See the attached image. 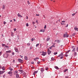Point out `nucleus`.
<instances>
[{
    "instance_id": "nucleus-1",
    "label": "nucleus",
    "mask_w": 78,
    "mask_h": 78,
    "mask_svg": "<svg viewBox=\"0 0 78 78\" xmlns=\"http://www.w3.org/2000/svg\"><path fill=\"white\" fill-rule=\"evenodd\" d=\"M8 56H9V54L7 53L4 54L3 55V57H4V58H5H5H7Z\"/></svg>"
},
{
    "instance_id": "nucleus-2",
    "label": "nucleus",
    "mask_w": 78,
    "mask_h": 78,
    "mask_svg": "<svg viewBox=\"0 0 78 78\" xmlns=\"http://www.w3.org/2000/svg\"><path fill=\"white\" fill-rule=\"evenodd\" d=\"M8 74L10 75V76H12V72L11 71H9L8 72Z\"/></svg>"
},
{
    "instance_id": "nucleus-3",
    "label": "nucleus",
    "mask_w": 78,
    "mask_h": 78,
    "mask_svg": "<svg viewBox=\"0 0 78 78\" xmlns=\"http://www.w3.org/2000/svg\"><path fill=\"white\" fill-rule=\"evenodd\" d=\"M51 53V51L50 50V49H48V55H50V53Z\"/></svg>"
},
{
    "instance_id": "nucleus-4",
    "label": "nucleus",
    "mask_w": 78,
    "mask_h": 78,
    "mask_svg": "<svg viewBox=\"0 0 78 78\" xmlns=\"http://www.w3.org/2000/svg\"><path fill=\"white\" fill-rule=\"evenodd\" d=\"M18 61L19 62H20V63H22L23 62V60L20 59H18Z\"/></svg>"
},
{
    "instance_id": "nucleus-5",
    "label": "nucleus",
    "mask_w": 78,
    "mask_h": 78,
    "mask_svg": "<svg viewBox=\"0 0 78 78\" xmlns=\"http://www.w3.org/2000/svg\"><path fill=\"white\" fill-rule=\"evenodd\" d=\"M46 52H45L43 51L42 53L41 54V55L44 56H45V55H46Z\"/></svg>"
},
{
    "instance_id": "nucleus-6",
    "label": "nucleus",
    "mask_w": 78,
    "mask_h": 78,
    "mask_svg": "<svg viewBox=\"0 0 78 78\" xmlns=\"http://www.w3.org/2000/svg\"><path fill=\"white\" fill-rule=\"evenodd\" d=\"M63 37H69V35L67 34H64Z\"/></svg>"
},
{
    "instance_id": "nucleus-7",
    "label": "nucleus",
    "mask_w": 78,
    "mask_h": 78,
    "mask_svg": "<svg viewBox=\"0 0 78 78\" xmlns=\"http://www.w3.org/2000/svg\"><path fill=\"white\" fill-rule=\"evenodd\" d=\"M63 56V52H62L61 53L59 54L58 55V57H60V56Z\"/></svg>"
},
{
    "instance_id": "nucleus-8",
    "label": "nucleus",
    "mask_w": 78,
    "mask_h": 78,
    "mask_svg": "<svg viewBox=\"0 0 78 78\" xmlns=\"http://www.w3.org/2000/svg\"><path fill=\"white\" fill-rule=\"evenodd\" d=\"M16 73H18V71H17L16 70L15 71L14 73V75H16Z\"/></svg>"
},
{
    "instance_id": "nucleus-9",
    "label": "nucleus",
    "mask_w": 78,
    "mask_h": 78,
    "mask_svg": "<svg viewBox=\"0 0 78 78\" xmlns=\"http://www.w3.org/2000/svg\"><path fill=\"white\" fill-rule=\"evenodd\" d=\"M14 49L15 50V51L16 52H18V49L17 48L15 47L14 48Z\"/></svg>"
},
{
    "instance_id": "nucleus-10",
    "label": "nucleus",
    "mask_w": 78,
    "mask_h": 78,
    "mask_svg": "<svg viewBox=\"0 0 78 78\" xmlns=\"http://www.w3.org/2000/svg\"><path fill=\"white\" fill-rule=\"evenodd\" d=\"M38 72V71H34V73H33V74L34 75V76H35V73H37Z\"/></svg>"
},
{
    "instance_id": "nucleus-11",
    "label": "nucleus",
    "mask_w": 78,
    "mask_h": 78,
    "mask_svg": "<svg viewBox=\"0 0 78 78\" xmlns=\"http://www.w3.org/2000/svg\"><path fill=\"white\" fill-rule=\"evenodd\" d=\"M52 47H55V46L54 45H52L50 47V50H51V48H52Z\"/></svg>"
},
{
    "instance_id": "nucleus-12",
    "label": "nucleus",
    "mask_w": 78,
    "mask_h": 78,
    "mask_svg": "<svg viewBox=\"0 0 78 78\" xmlns=\"http://www.w3.org/2000/svg\"><path fill=\"white\" fill-rule=\"evenodd\" d=\"M4 72H5V71H0V75L3 74V73Z\"/></svg>"
},
{
    "instance_id": "nucleus-13",
    "label": "nucleus",
    "mask_w": 78,
    "mask_h": 78,
    "mask_svg": "<svg viewBox=\"0 0 78 78\" xmlns=\"http://www.w3.org/2000/svg\"><path fill=\"white\" fill-rule=\"evenodd\" d=\"M60 41H61L60 40H55L54 42H56L57 41V42L58 43H59V42H60Z\"/></svg>"
},
{
    "instance_id": "nucleus-14",
    "label": "nucleus",
    "mask_w": 78,
    "mask_h": 78,
    "mask_svg": "<svg viewBox=\"0 0 78 78\" xmlns=\"http://www.w3.org/2000/svg\"><path fill=\"white\" fill-rule=\"evenodd\" d=\"M9 70H10V71H12V70H13V69H12V68H11V67H9Z\"/></svg>"
},
{
    "instance_id": "nucleus-15",
    "label": "nucleus",
    "mask_w": 78,
    "mask_h": 78,
    "mask_svg": "<svg viewBox=\"0 0 78 78\" xmlns=\"http://www.w3.org/2000/svg\"><path fill=\"white\" fill-rule=\"evenodd\" d=\"M44 69L43 68H41V71L42 72H44Z\"/></svg>"
},
{
    "instance_id": "nucleus-16",
    "label": "nucleus",
    "mask_w": 78,
    "mask_h": 78,
    "mask_svg": "<svg viewBox=\"0 0 78 78\" xmlns=\"http://www.w3.org/2000/svg\"><path fill=\"white\" fill-rule=\"evenodd\" d=\"M11 36L12 37H14V33L12 32H11Z\"/></svg>"
},
{
    "instance_id": "nucleus-17",
    "label": "nucleus",
    "mask_w": 78,
    "mask_h": 78,
    "mask_svg": "<svg viewBox=\"0 0 78 78\" xmlns=\"http://www.w3.org/2000/svg\"><path fill=\"white\" fill-rule=\"evenodd\" d=\"M76 49V48H73L72 51V52H74V51H75Z\"/></svg>"
},
{
    "instance_id": "nucleus-18",
    "label": "nucleus",
    "mask_w": 78,
    "mask_h": 78,
    "mask_svg": "<svg viewBox=\"0 0 78 78\" xmlns=\"http://www.w3.org/2000/svg\"><path fill=\"white\" fill-rule=\"evenodd\" d=\"M74 54L75 56H76L77 55V53H76V52H74Z\"/></svg>"
},
{
    "instance_id": "nucleus-19",
    "label": "nucleus",
    "mask_w": 78,
    "mask_h": 78,
    "mask_svg": "<svg viewBox=\"0 0 78 78\" xmlns=\"http://www.w3.org/2000/svg\"><path fill=\"white\" fill-rule=\"evenodd\" d=\"M16 75V78H19V74H17Z\"/></svg>"
},
{
    "instance_id": "nucleus-20",
    "label": "nucleus",
    "mask_w": 78,
    "mask_h": 78,
    "mask_svg": "<svg viewBox=\"0 0 78 78\" xmlns=\"http://www.w3.org/2000/svg\"><path fill=\"white\" fill-rule=\"evenodd\" d=\"M11 52H12V51L11 50L6 51V53H11Z\"/></svg>"
},
{
    "instance_id": "nucleus-21",
    "label": "nucleus",
    "mask_w": 78,
    "mask_h": 78,
    "mask_svg": "<svg viewBox=\"0 0 78 78\" xmlns=\"http://www.w3.org/2000/svg\"><path fill=\"white\" fill-rule=\"evenodd\" d=\"M24 59L26 60H28V57L27 56H25L24 57Z\"/></svg>"
},
{
    "instance_id": "nucleus-22",
    "label": "nucleus",
    "mask_w": 78,
    "mask_h": 78,
    "mask_svg": "<svg viewBox=\"0 0 78 78\" xmlns=\"http://www.w3.org/2000/svg\"><path fill=\"white\" fill-rule=\"evenodd\" d=\"M2 47H6V44H2Z\"/></svg>"
},
{
    "instance_id": "nucleus-23",
    "label": "nucleus",
    "mask_w": 78,
    "mask_h": 78,
    "mask_svg": "<svg viewBox=\"0 0 78 78\" xmlns=\"http://www.w3.org/2000/svg\"><path fill=\"white\" fill-rule=\"evenodd\" d=\"M67 71H68V69H65L64 70V72L65 73V72H67Z\"/></svg>"
},
{
    "instance_id": "nucleus-24",
    "label": "nucleus",
    "mask_w": 78,
    "mask_h": 78,
    "mask_svg": "<svg viewBox=\"0 0 78 78\" xmlns=\"http://www.w3.org/2000/svg\"><path fill=\"white\" fill-rule=\"evenodd\" d=\"M74 30H75L76 31H78V28H74Z\"/></svg>"
},
{
    "instance_id": "nucleus-25",
    "label": "nucleus",
    "mask_w": 78,
    "mask_h": 78,
    "mask_svg": "<svg viewBox=\"0 0 78 78\" xmlns=\"http://www.w3.org/2000/svg\"><path fill=\"white\" fill-rule=\"evenodd\" d=\"M2 69L3 70H5V67L3 66L2 68Z\"/></svg>"
},
{
    "instance_id": "nucleus-26",
    "label": "nucleus",
    "mask_w": 78,
    "mask_h": 78,
    "mask_svg": "<svg viewBox=\"0 0 78 78\" xmlns=\"http://www.w3.org/2000/svg\"><path fill=\"white\" fill-rule=\"evenodd\" d=\"M57 54H58V52H57L54 53V55H57Z\"/></svg>"
},
{
    "instance_id": "nucleus-27",
    "label": "nucleus",
    "mask_w": 78,
    "mask_h": 78,
    "mask_svg": "<svg viewBox=\"0 0 78 78\" xmlns=\"http://www.w3.org/2000/svg\"><path fill=\"white\" fill-rule=\"evenodd\" d=\"M17 16H18V17H20L21 15H20V14L19 13H18V14H17Z\"/></svg>"
},
{
    "instance_id": "nucleus-28",
    "label": "nucleus",
    "mask_w": 78,
    "mask_h": 78,
    "mask_svg": "<svg viewBox=\"0 0 78 78\" xmlns=\"http://www.w3.org/2000/svg\"><path fill=\"white\" fill-rule=\"evenodd\" d=\"M3 9H5V5H3L2 6Z\"/></svg>"
},
{
    "instance_id": "nucleus-29",
    "label": "nucleus",
    "mask_w": 78,
    "mask_h": 78,
    "mask_svg": "<svg viewBox=\"0 0 78 78\" xmlns=\"http://www.w3.org/2000/svg\"><path fill=\"white\" fill-rule=\"evenodd\" d=\"M51 60L52 61H54V60H55V58H53V57H52L51 58Z\"/></svg>"
},
{
    "instance_id": "nucleus-30",
    "label": "nucleus",
    "mask_w": 78,
    "mask_h": 78,
    "mask_svg": "<svg viewBox=\"0 0 78 78\" xmlns=\"http://www.w3.org/2000/svg\"><path fill=\"white\" fill-rule=\"evenodd\" d=\"M50 40V38H48L47 39H46V41H48Z\"/></svg>"
},
{
    "instance_id": "nucleus-31",
    "label": "nucleus",
    "mask_w": 78,
    "mask_h": 78,
    "mask_svg": "<svg viewBox=\"0 0 78 78\" xmlns=\"http://www.w3.org/2000/svg\"><path fill=\"white\" fill-rule=\"evenodd\" d=\"M55 68L56 69H59V68H58V67L57 66H55Z\"/></svg>"
},
{
    "instance_id": "nucleus-32",
    "label": "nucleus",
    "mask_w": 78,
    "mask_h": 78,
    "mask_svg": "<svg viewBox=\"0 0 78 78\" xmlns=\"http://www.w3.org/2000/svg\"><path fill=\"white\" fill-rule=\"evenodd\" d=\"M34 38H32L31 39V41H34Z\"/></svg>"
},
{
    "instance_id": "nucleus-33",
    "label": "nucleus",
    "mask_w": 78,
    "mask_h": 78,
    "mask_svg": "<svg viewBox=\"0 0 78 78\" xmlns=\"http://www.w3.org/2000/svg\"><path fill=\"white\" fill-rule=\"evenodd\" d=\"M75 14H76V13H73L72 14V16H75Z\"/></svg>"
},
{
    "instance_id": "nucleus-34",
    "label": "nucleus",
    "mask_w": 78,
    "mask_h": 78,
    "mask_svg": "<svg viewBox=\"0 0 78 78\" xmlns=\"http://www.w3.org/2000/svg\"><path fill=\"white\" fill-rule=\"evenodd\" d=\"M19 72H23V70H19Z\"/></svg>"
},
{
    "instance_id": "nucleus-35",
    "label": "nucleus",
    "mask_w": 78,
    "mask_h": 78,
    "mask_svg": "<svg viewBox=\"0 0 78 78\" xmlns=\"http://www.w3.org/2000/svg\"><path fill=\"white\" fill-rule=\"evenodd\" d=\"M27 45L28 46H30V43H27Z\"/></svg>"
},
{
    "instance_id": "nucleus-36",
    "label": "nucleus",
    "mask_w": 78,
    "mask_h": 78,
    "mask_svg": "<svg viewBox=\"0 0 78 78\" xmlns=\"http://www.w3.org/2000/svg\"><path fill=\"white\" fill-rule=\"evenodd\" d=\"M46 70H48V68L47 67L45 68Z\"/></svg>"
},
{
    "instance_id": "nucleus-37",
    "label": "nucleus",
    "mask_w": 78,
    "mask_h": 78,
    "mask_svg": "<svg viewBox=\"0 0 78 78\" xmlns=\"http://www.w3.org/2000/svg\"><path fill=\"white\" fill-rule=\"evenodd\" d=\"M66 22L65 21H62V23H65Z\"/></svg>"
},
{
    "instance_id": "nucleus-38",
    "label": "nucleus",
    "mask_w": 78,
    "mask_h": 78,
    "mask_svg": "<svg viewBox=\"0 0 78 78\" xmlns=\"http://www.w3.org/2000/svg\"><path fill=\"white\" fill-rule=\"evenodd\" d=\"M27 3L28 5H30V2H29V1H27Z\"/></svg>"
},
{
    "instance_id": "nucleus-39",
    "label": "nucleus",
    "mask_w": 78,
    "mask_h": 78,
    "mask_svg": "<svg viewBox=\"0 0 78 78\" xmlns=\"http://www.w3.org/2000/svg\"><path fill=\"white\" fill-rule=\"evenodd\" d=\"M75 34H76L75 33H74V34H73V36H75Z\"/></svg>"
},
{
    "instance_id": "nucleus-40",
    "label": "nucleus",
    "mask_w": 78,
    "mask_h": 78,
    "mask_svg": "<svg viewBox=\"0 0 78 78\" xmlns=\"http://www.w3.org/2000/svg\"><path fill=\"white\" fill-rule=\"evenodd\" d=\"M5 47H6V48H9V46H6H6Z\"/></svg>"
},
{
    "instance_id": "nucleus-41",
    "label": "nucleus",
    "mask_w": 78,
    "mask_h": 78,
    "mask_svg": "<svg viewBox=\"0 0 78 78\" xmlns=\"http://www.w3.org/2000/svg\"><path fill=\"white\" fill-rule=\"evenodd\" d=\"M3 23L4 25H5L6 23V22L5 21H4L3 22Z\"/></svg>"
},
{
    "instance_id": "nucleus-42",
    "label": "nucleus",
    "mask_w": 78,
    "mask_h": 78,
    "mask_svg": "<svg viewBox=\"0 0 78 78\" xmlns=\"http://www.w3.org/2000/svg\"><path fill=\"white\" fill-rule=\"evenodd\" d=\"M68 55L67 54H66L65 55V56H66V57H67L68 56Z\"/></svg>"
},
{
    "instance_id": "nucleus-43",
    "label": "nucleus",
    "mask_w": 78,
    "mask_h": 78,
    "mask_svg": "<svg viewBox=\"0 0 78 78\" xmlns=\"http://www.w3.org/2000/svg\"><path fill=\"white\" fill-rule=\"evenodd\" d=\"M47 26H46V25H44V29H46V27Z\"/></svg>"
},
{
    "instance_id": "nucleus-44",
    "label": "nucleus",
    "mask_w": 78,
    "mask_h": 78,
    "mask_svg": "<svg viewBox=\"0 0 78 78\" xmlns=\"http://www.w3.org/2000/svg\"><path fill=\"white\" fill-rule=\"evenodd\" d=\"M39 44H37L36 45V47H37V46H39Z\"/></svg>"
},
{
    "instance_id": "nucleus-45",
    "label": "nucleus",
    "mask_w": 78,
    "mask_h": 78,
    "mask_svg": "<svg viewBox=\"0 0 78 78\" xmlns=\"http://www.w3.org/2000/svg\"><path fill=\"white\" fill-rule=\"evenodd\" d=\"M44 75H41V76L42 78L43 76H44Z\"/></svg>"
},
{
    "instance_id": "nucleus-46",
    "label": "nucleus",
    "mask_w": 78,
    "mask_h": 78,
    "mask_svg": "<svg viewBox=\"0 0 78 78\" xmlns=\"http://www.w3.org/2000/svg\"><path fill=\"white\" fill-rule=\"evenodd\" d=\"M69 51H68L66 52L65 53H66V54H67V53H69Z\"/></svg>"
},
{
    "instance_id": "nucleus-47",
    "label": "nucleus",
    "mask_w": 78,
    "mask_h": 78,
    "mask_svg": "<svg viewBox=\"0 0 78 78\" xmlns=\"http://www.w3.org/2000/svg\"><path fill=\"white\" fill-rule=\"evenodd\" d=\"M63 58V56H61V57L60 58V59H62Z\"/></svg>"
},
{
    "instance_id": "nucleus-48",
    "label": "nucleus",
    "mask_w": 78,
    "mask_h": 78,
    "mask_svg": "<svg viewBox=\"0 0 78 78\" xmlns=\"http://www.w3.org/2000/svg\"><path fill=\"white\" fill-rule=\"evenodd\" d=\"M42 60L43 61H45V60L44 59H42Z\"/></svg>"
},
{
    "instance_id": "nucleus-49",
    "label": "nucleus",
    "mask_w": 78,
    "mask_h": 78,
    "mask_svg": "<svg viewBox=\"0 0 78 78\" xmlns=\"http://www.w3.org/2000/svg\"><path fill=\"white\" fill-rule=\"evenodd\" d=\"M68 26H69V24H67L66 26V27H68Z\"/></svg>"
},
{
    "instance_id": "nucleus-50",
    "label": "nucleus",
    "mask_w": 78,
    "mask_h": 78,
    "mask_svg": "<svg viewBox=\"0 0 78 78\" xmlns=\"http://www.w3.org/2000/svg\"><path fill=\"white\" fill-rule=\"evenodd\" d=\"M76 50L78 52V47L76 48Z\"/></svg>"
},
{
    "instance_id": "nucleus-51",
    "label": "nucleus",
    "mask_w": 78,
    "mask_h": 78,
    "mask_svg": "<svg viewBox=\"0 0 78 78\" xmlns=\"http://www.w3.org/2000/svg\"><path fill=\"white\" fill-rule=\"evenodd\" d=\"M26 26L27 27H28V23H27Z\"/></svg>"
},
{
    "instance_id": "nucleus-52",
    "label": "nucleus",
    "mask_w": 78,
    "mask_h": 78,
    "mask_svg": "<svg viewBox=\"0 0 78 78\" xmlns=\"http://www.w3.org/2000/svg\"><path fill=\"white\" fill-rule=\"evenodd\" d=\"M34 60L35 61H36L37 60L36 58H34Z\"/></svg>"
},
{
    "instance_id": "nucleus-53",
    "label": "nucleus",
    "mask_w": 78,
    "mask_h": 78,
    "mask_svg": "<svg viewBox=\"0 0 78 78\" xmlns=\"http://www.w3.org/2000/svg\"><path fill=\"white\" fill-rule=\"evenodd\" d=\"M40 62H41L39 61L38 62H37V64H40Z\"/></svg>"
},
{
    "instance_id": "nucleus-54",
    "label": "nucleus",
    "mask_w": 78,
    "mask_h": 78,
    "mask_svg": "<svg viewBox=\"0 0 78 78\" xmlns=\"http://www.w3.org/2000/svg\"><path fill=\"white\" fill-rule=\"evenodd\" d=\"M39 59V58L38 57H37L36 58V59Z\"/></svg>"
},
{
    "instance_id": "nucleus-55",
    "label": "nucleus",
    "mask_w": 78,
    "mask_h": 78,
    "mask_svg": "<svg viewBox=\"0 0 78 78\" xmlns=\"http://www.w3.org/2000/svg\"><path fill=\"white\" fill-rule=\"evenodd\" d=\"M14 31H16V29H14Z\"/></svg>"
},
{
    "instance_id": "nucleus-56",
    "label": "nucleus",
    "mask_w": 78,
    "mask_h": 78,
    "mask_svg": "<svg viewBox=\"0 0 78 78\" xmlns=\"http://www.w3.org/2000/svg\"><path fill=\"white\" fill-rule=\"evenodd\" d=\"M12 55H14L15 54L14 52H12Z\"/></svg>"
},
{
    "instance_id": "nucleus-57",
    "label": "nucleus",
    "mask_w": 78,
    "mask_h": 78,
    "mask_svg": "<svg viewBox=\"0 0 78 78\" xmlns=\"http://www.w3.org/2000/svg\"><path fill=\"white\" fill-rule=\"evenodd\" d=\"M61 24L63 25H65V24H64V23H61Z\"/></svg>"
},
{
    "instance_id": "nucleus-58",
    "label": "nucleus",
    "mask_w": 78,
    "mask_h": 78,
    "mask_svg": "<svg viewBox=\"0 0 78 78\" xmlns=\"http://www.w3.org/2000/svg\"><path fill=\"white\" fill-rule=\"evenodd\" d=\"M5 75H4L3 76V78H5Z\"/></svg>"
},
{
    "instance_id": "nucleus-59",
    "label": "nucleus",
    "mask_w": 78,
    "mask_h": 78,
    "mask_svg": "<svg viewBox=\"0 0 78 78\" xmlns=\"http://www.w3.org/2000/svg\"><path fill=\"white\" fill-rule=\"evenodd\" d=\"M32 48H33L32 47H30V50H31Z\"/></svg>"
},
{
    "instance_id": "nucleus-60",
    "label": "nucleus",
    "mask_w": 78,
    "mask_h": 78,
    "mask_svg": "<svg viewBox=\"0 0 78 78\" xmlns=\"http://www.w3.org/2000/svg\"><path fill=\"white\" fill-rule=\"evenodd\" d=\"M36 16H39V14H37Z\"/></svg>"
},
{
    "instance_id": "nucleus-61",
    "label": "nucleus",
    "mask_w": 78,
    "mask_h": 78,
    "mask_svg": "<svg viewBox=\"0 0 78 78\" xmlns=\"http://www.w3.org/2000/svg\"><path fill=\"white\" fill-rule=\"evenodd\" d=\"M31 64H34V62H32Z\"/></svg>"
},
{
    "instance_id": "nucleus-62",
    "label": "nucleus",
    "mask_w": 78,
    "mask_h": 78,
    "mask_svg": "<svg viewBox=\"0 0 78 78\" xmlns=\"http://www.w3.org/2000/svg\"><path fill=\"white\" fill-rule=\"evenodd\" d=\"M20 56H21V58H23V56H22L20 55Z\"/></svg>"
},
{
    "instance_id": "nucleus-63",
    "label": "nucleus",
    "mask_w": 78,
    "mask_h": 78,
    "mask_svg": "<svg viewBox=\"0 0 78 78\" xmlns=\"http://www.w3.org/2000/svg\"><path fill=\"white\" fill-rule=\"evenodd\" d=\"M20 68L21 69H22V66H20Z\"/></svg>"
},
{
    "instance_id": "nucleus-64",
    "label": "nucleus",
    "mask_w": 78,
    "mask_h": 78,
    "mask_svg": "<svg viewBox=\"0 0 78 78\" xmlns=\"http://www.w3.org/2000/svg\"><path fill=\"white\" fill-rule=\"evenodd\" d=\"M14 22H16V20H15L14 19Z\"/></svg>"
}]
</instances>
